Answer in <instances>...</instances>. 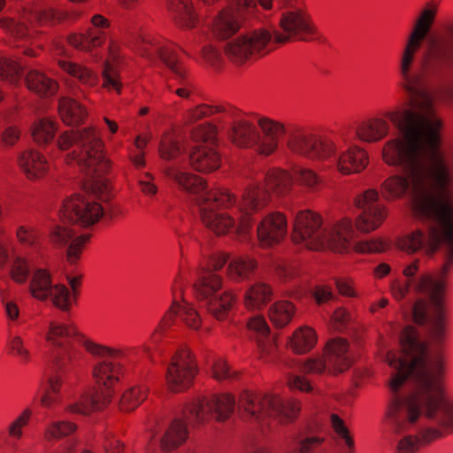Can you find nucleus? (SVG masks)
<instances>
[{"mask_svg": "<svg viewBox=\"0 0 453 453\" xmlns=\"http://www.w3.org/2000/svg\"><path fill=\"white\" fill-rule=\"evenodd\" d=\"M286 11L280 20L281 32L274 31V37L266 30H254L239 35L224 45L226 55L236 64L250 57L263 55L271 50L273 42H286L292 38L301 41L319 40L316 27L301 0H284Z\"/></svg>", "mask_w": 453, "mask_h": 453, "instance_id": "423d86ee", "label": "nucleus"}, {"mask_svg": "<svg viewBox=\"0 0 453 453\" xmlns=\"http://www.w3.org/2000/svg\"><path fill=\"white\" fill-rule=\"evenodd\" d=\"M257 268V262L250 257H236L233 259L227 267V275L233 281L249 280Z\"/></svg>", "mask_w": 453, "mask_h": 453, "instance_id": "72a5a7b5", "label": "nucleus"}, {"mask_svg": "<svg viewBox=\"0 0 453 453\" xmlns=\"http://www.w3.org/2000/svg\"><path fill=\"white\" fill-rule=\"evenodd\" d=\"M81 276H67V281L72 292L63 284H53L50 273L42 268L33 272L29 284L30 294L35 299L46 301L50 299L60 311H70L73 303L76 301L77 290L81 284Z\"/></svg>", "mask_w": 453, "mask_h": 453, "instance_id": "dca6fc26", "label": "nucleus"}, {"mask_svg": "<svg viewBox=\"0 0 453 453\" xmlns=\"http://www.w3.org/2000/svg\"><path fill=\"white\" fill-rule=\"evenodd\" d=\"M224 112L226 117L228 119H233L234 121V119L238 115V111L229 108L226 109L224 107H211L206 104H201L197 106L196 108L193 109L188 113V120L189 121H196L203 117H207L209 115L213 114L214 112Z\"/></svg>", "mask_w": 453, "mask_h": 453, "instance_id": "a19ab883", "label": "nucleus"}, {"mask_svg": "<svg viewBox=\"0 0 453 453\" xmlns=\"http://www.w3.org/2000/svg\"><path fill=\"white\" fill-rule=\"evenodd\" d=\"M6 0H0V12L5 6ZM56 17L53 10H42L24 14L19 20L12 18H0V27L12 35L11 44L19 53L35 58L41 48V32L37 24L52 21Z\"/></svg>", "mask_w": 453, "mask_h": 453, "instance_id": "2eb2a0df", "label": "nucleus"}, {"mask_svg": "<svg viewBox=\"0 0 453 453\" xmlns=\"http://www.w3.org/2000/svg\"><path fill=\"white\" fill-rule=\"evenodd\" d=\"M31 271L30 263L26 258L17 257L12 264L10 273L13 280L23 283L27 280Z\"/></svg>", "mask_w": 453, "mask_h": 453, "instance_id": "c03bdc74", "label": "nucleus"}, {"mask_svg": "<svg viewBox=\"0 0 453 453\" xmlns=\"http://www.w3.org/2000/svg\"><path fill=\"white\" fill-rule=\"evenodd\" d=\"M76 429V426L66 421L51 422L45 429L44 437L47 441L58 440L67 436Z\"/></svg>", "mask_w": 453, "mask_h": 453, "instance_id": "37998d69", "label": "nucleus"}, {"mask_svg": "<svg viewBox=\"0 0 453 453\" xmlns=\"http://www.w3.org/2000/svg\"><path fill=\"white\" fill-rule=\"evenodd\" d=\"M399 342L400 351L386 356L392 373L385 422L393 434H406L396 453H414L440 437L441 428L453 431V401L443 388L441 353L428 355L427 343L412 326L402 330Z\"/></svg>", "mask_w": 453, "mask_h": 453, "instance_id": "f03ea898", "label": "nucleus"}, {"mask_svg": "<svg viewBox=\"0 0 453 453\" xmlns=\"http://www.w3.org/2000/svg\"><path fill=\"white\" fill-rule=\"evenodd\" d=\"M437 7L420 13L398 58L400 85L409 96L410 109L389 111L387 118L400 135L383 148V159L399 169L380 185L382 196H452L450 164L441 150L438 118L427 84L441 78L453 61V42L435 43L414 68L416 54L430 31Z\"/></svg>", "mask_w": 453, "mask_h": 453, "instance_id": "f257e3e1", "label": "nucleus"}, {"mask_svg": "<svg viewBox=\"0 0 453 453\" xmlns=\"http://www.w3.org/2000/svg\"><path fill=\"white\" fill-rule=\"evenodd\" d=\"M235 399L229 394L213 395L210 399H196L189 403L184 411L185 420L175 418L167 426L159 440L164 450H172L182 444L188 438L187 423L200 425L210 416H214L218 421H225L234 411Z\"/></svg>", "mask_w": 453, "mask_h": 453, "instance_id": "9b49d317", "label": "nucleus"}, {"mask_svg": "<svg viewBox=\"0 0 453 453\" xmlns=\"http://www.w3.org/2000/svg\"><path fill=\"white\" fill-rule=\"evenodd\" d=\"M94 27L85 34H71L67 37L68 43L80 50L89 51L99 47L105 40L104 32L102 30L108 27V20L101 16L95 15L92 18Z\"/></svg>", "mask_w": 453, "mask_h": 453, "instance_id": "b1692460", "label": "nucleus"}, {"mask_svg": "<svg viewBox=\"0 0 453 453\" xmlns=\"http://www.w3.org/2000/svg\"><path fill=\"white\" fill-rule=\"evenodd\" d=\"M141 189L143 193L147 195H154L157 192V188L150 181L141 180L140 181Z\"/></svg>", "mask_w": 453, "mask_h": 453, "instance_id": "338daca9", "label": "nucleus"}, {"mask_svg": "<svg viewBox=\"0 0 453 453\" xmlns=\"http://www.w3.org/2000/svg\"><path fill=\"white\" fill-rule=\"evenodd\" d=\"M104 86L108 89H115L119 93L121 83L119 80V73L113 64L106 62L103 71Z\"/></svg>", "mask_w": 453, "mask_h": 453, "instance_id": "49530a36", "label": "nucleus"}, {"mask_svg": "<svg viewBox=\"0 0 453 453\" xmlns=\"http://www.w3.org/2000/svg\"><path fill=\"white\" fill-rule=\"evenodd\" d=\"M11 353L18 356L21 362L27 363L30 360V352L24 347L21 337L13 336L8 342Z\"/></svg>", "mask_w": 453, "mask_h": 453, "instance_id": "8fccbe9b", "label": "nucleus"}, {"mask_svg": "<svg viewBox=\"0 0 453 453\" xmlns=\"http://www.w3.org/2000/svg\"><path fill=\"white\" fill-rule=\"evenodd\" d=\"M276 270L279 275L284 279L290 277L293 273L292 268L285 264H278Z\"/></svg>", "mask_w": 453, "mask_h": 453, "instance_id": "69168bd1", "label": "nucleus"}, {"mask_svg": "<svg viewBox=\"0 0 453 453\" xmlns=\"http://www.w3.org/2000/svg\"><path fill=\"white\" fill-rule=\"evenodd\" d=\"M257 124L262 134L248 120L233 121L227 131L232 142L240 148H250L260 154L270 155L278 148L280 138L287 134L288 148L294 153L320 160L335 154L336 145L333 141L318 139L297 126L285 127L267 118H260Z\"/></svg>", "mask_w": 453, "mask_h": 453, "instance_id": "39448f33", "label": "nucleus"}, {"mask_svg": "<svg viewBox=\"0 0 453 453\" xmlns=\"http://www.w3.org/2000/svg\"><path fill=\"white\" fill-rule=\"evenodd\" d=\"M56 129L52 120L42 119L35 125L32 135L37 143H48L53 139Z\"/></svg>", "mask_w": 453, "mask_h": 453, "instance_id": "58836bf2", "label": "nucleus"}, {"mask_svg": "<svg viewBox=\"0 0 453 453\" xmlns=\"http://www.w3.org/2000/svg\"><path fill=\"white\" fill-rule=\"evenodd\" d=\"M19 137V133L13 127L6 128L3 134V142L8 145H12Z\"/></svg>", "mask_w": 453, "mask_h": 453, "instance_id": "680f3d73", "label": "nucleus"}, {"mask_svg": "<svg viewBox=\"0 0 453 453\" xmlns=\"http://www.w3.org/2000/svg\"><path fill=\"white\" fill-rule=\"evenodd\" d=\"M0 295L4 304V310L7 317L12 320L17 319L19 313L17 304L13 302L5 300L6 291L2 288H0Z\"/></svg>", "mask_w": 453, "mask_h": 453, "instance_id": "6e6d98bb", "label": "nucleus"}, {"mask_svg": "<svg viewBox=\"0 0 453 453\" xmlns=\"http://www.w3.org/2000/svg\"><path fill=\"white\" fill-rule=\"evenodd\" d=\"M229 6L218 12L211 22V33L219 40H227L241 27L240 18L243 11L252 12L257 0H227ZM265 10L272 8V0H257Z\"/></svg>", "mask_w": 453, "mask_h": 453, "instance_id": "a211bd4d", "label": "nucleus"}, {"mask_svg": "<svg viewBox=\"0 0 453 453\" xmlns=\"http://www.w3.org/2000/svg\"><path fill=\"white\" fill-rule=\"evenodd\" d=\"M229 255L218 253L210 258L209 264L201 266L197 273V280L194 283L196 296L204 302L209 313L218 320L227 319L235 301L230 292L219 293L222 280L215 272L221 269L228 261Z\"/></svg>", "mask_w": 453, "mask_h": 453, "instance_id": "ddd939ff", "label": "nucleus"}, {"mask_svg": "<svg viewBox=\"0 0 453 453\" xmlns=\"http://www.w3.org/2000/svg\"><path fill=\"white\" fill-rule=\"evenodd\" d=\"M335 285L338 288L340 294L346 296H354L355 292L352 288V286L348 280L340 279L335 280Z\"/></svg>", "mask_w": 453, "mask_h": 453, "instance_id": "bf43d9fd", "label": "nucleus"}, {"mask_svg": "<svg viewBox=\"0 0 453 453\" xmlns=\"http://www.w3.org/2000/svg\"><path fill=\"white\" fill-rule=\"evenodd\" d=\"M334 163L343 174L357 173L366 167L368 157L364 150L350 146L335 157Z\"/></svg>", "mask_w": 453, "mask_h": 453, "instance_id": "393cba45", "label": "nucleus"}, {"mask_svg": "<svg viewBox=\"0 0 453 453\" xmlns=\"http://www.w3.org/2000/svg\"><path fill=\"white\" fill-rule=\"evenodd\" d=\"M389 131L388 121L381 118H372L360 122L356 127H349L340 133V138L348 143L355 138L367 142H374L384 138Z\"/></svg>", "mask_w": 453, "mask_h": 453, "instance_id": "5701e85b", "label": "nucleus"}, {"mask_svg": "<svg viewBox=\"0 0 453 453\" xmlns=\"http://www.w3.org/2000/svg\"><path fill=\"white\" fill-rule=\"evenodd\" d=\"M331 423L334 432L338 437L342 440L343 443L347 447L345 453H354V441L349 435V429L345 426L343 420L340 418L336 414L331 415Z\"/></svg>", "mask_w": 453, "mask_h": 453, "instance_id": "a18cd8bd", "label": "nucleus"}, {"mask_svg": "<svg viewBox=\"0 0 453 453\" xmlns=\"http://www.w3.org/2000/svg\"><path fill=\"white\" fill-rule=\"evenodd\" d=\"M58 146L62 151L69 150L65 155L68 164L73 162L84 167L88 174L98 175L105 173L111 167L110 161L103 150V142L99 134L92 127L65 132L58 141Z\"/></svg>", "mask_w": 453, "mask_h": 453, "instance_id": "f8f14e48", "label": "nucleus"}, {"mask_svg": "<svg viewBox=\"0 0 453 453\" xmlns=\"http://www.w3.org/2000/svg\"><path fill=\"white\" fill-rule=\"evenodd\" d=\"M418 267L419 259H415L407 265L403 270L405 280H394L391 286L392 294L395 299L402 300L408 294L411 287H413L417 292L429 297L431 310H428V304L425 299H418L411 306V317L416 324L426 326L432 341L436 345H440L446 334L442 293L445 288L444 277L448 273L449 266L443 265L435 275L424 273L417 277Z\"/></svg>", "mask_w": 453, "mask_h": 453, "instance_id": "0eeeda50", "label": "nucleus"}, {"mask_svg": "<svg viewBox=\"0 0 453 453\" xmlns=\"http://www.w3.org/2000/svg\"><path fill=\"white\" fill-rule=\"evenodd\" d=\"M201 50L204 59L212 65L216 64L220 58V52L212 45H204Z\"/></svg>", "mask_w": 453, "mask_h": 453, "instance_id": "13d9d810", "label": "nucleus"}, {"mask_svg": "<svg viewBox=\"0 0 453 453\" xmlns=\"http://www.w3.org/2000/svg\"><path fill=\"white\" fill-rule=\"evenodd\" d=\"M356 230L349 219H342L330 227L324 226L321 217L311 211H299L295 219L293 241L310 250L328 248L344 252L351 248L359 252H381L386 244L380 240L357 242Z\"/></svg>", "mask_w": 453, "mask_h": 453, "instance_id": "6e6552de", "label": "nucleus"}, {"mask_svg": "<svg viewBox=\"0 0 453 453\" xmlns=\"http://www.w3.org/2000/svg\"><path fill=\"white\" fill-rule=\"evenodd\" d=\"M92 188L96 196H104L108 190V185L104 180H96L92 184Z\"/></svg>", "mask_w": 453, "mask_h": 453, "instance_id": "e2e57ef3", "label": "nucleus"}, {"mask_svg": "<svg viewBox=\"0 0 453 453\" xmlns=\"http://www.w3.org/2000/svg\"><path fill=\"white\" fill-rule=\"evenodd\" d=\"M212 372L214 378L218 380L232 379L235 376V372H231L227 364L220 358L214 361L212 365Z\"/></svg>", "mask_w": 453, "mask_h": 453, "instance_id": "603ef678", "label": "nucleus"}, {"mask_svg": "<svg viewBox=\"0 0 453 453\" xmlns=\"http://www.w3.org/2000/svg\"><path fill=\"white\" fill-rule=\"evenodd\" d=\"M136 47L141 55L150 61L161 60L180 82L185 79V71L179 65V59L172 44L162 45L151 35H141L137 38Z\"/></svg>", "mask_w": 453, "mask_h": 453, "instance_id": "aec40b11", "label": "nucleus"}, {"mask_svg": "<svg viewBox=\"0 0 453 453\" xmlns=\"http://www.w3.org/2000/svg\"><path fill=\"white\" fill-rule=\"evenodd\" d=\"M313 296L319 304L334 300L335 297L332 288L326 285L318 286L313 292Z\"/></svg>", "mask_w": 453, "mask_h": 453, "instance_id": "864d4df0", "label": "nucleus"}, {"mask_svg": "<svg viewBox=\"0 0 453 453\" xmlns=\"http://www.w3.org/2000/svg\"><path fill=\"white\" fill-rule=\"evenodd\" d=\"M355 204L360 214L357 218V230L368 233L376 229L385 219L387 212L385 207L379 203V193L376 189H368L357 196Z\"/></svg>", "mask_w": 453, "mask_h": 453, "instance_id": "412c9836", "label": "nucleus"}, {"mask_svg": "<svg viewBox=\"0 0 453 453\" xmlns=\"http://www.w3.org/2000/svg\"><path fill=\"white\" fill-rule=\"evenodd\" d=\"M62 225L57 226L51 233L52 242L66 249L69 264L74 265L89 234H79L78 227H87L97 222L104 215L102 205L80 195L69 197L63 202L60 211Z\"/></svg>", "mask_w": 453, "mask_h": 453, "instance_id": "1a4fd4ad", "label": "nucleus"}, {"mask_svg": "<svg viewBox=\"0 0 453 453\" xmlns=\"http://www.w3.org/2000/svg\"><path fill=\"white\" fill-rule=\"evenodd\" d=\"M322 442L318 436L297 435L293 439V448L298 453H326Z\"/></svg>", "mask_w": 453, "mask_h": 453, "instance_id": "4c0bfd02", "label": "nucleus"}, {"mask_svg": "<svg viewBox=\"0 0 453 453\" xmlns=\"http://www.w3.org/2000/svg\"><path fill=\"white\" fill-rule=\"evenodd\" d=\"M296 181L310 192H316L322 183L320 177L312 170L298 168L295 171Z\"/></svg>", "mask_w": 453, "mask_h": 453, "instance_id": "ea45409f", "label": "nucleus"}, {"mask_svg": "<svg viewBox=\"0 0 453 453\" xmlns=\"http://www.w3.org/2000/svg\"><path fill=\"white\" fill-rule=\"evenodd\" d=\"M273 296L270 286L263 282L251 285L244 294V304L250 310H260L265 306Z\"/></svg>", "mask_w": 453, "mask_h": 453, "instance_id": "c85d7f7f", "label": "nucleus"}, {"mask_svg": "<svg viewBox=\"0 0 453 453\" xmlns=\"http://www.w3.org/2000/svg\"><path fill=\"white\" fill-rule=\"evenodd\" d=\"M16 235L22 244L27 246H34L38 238L36 230L33 226H19L17 228Z\"/></svg>", "mask_w": 453, "mask_h": 453, "instance_id": "3c124183", "label": "nucleus"}, {"mask_svg": "<svg viewBox=\"0 0 453 453\" xmlns=\"http://www.w3.org/2000/svg\"><path fill=\"white\" fill-rule=\"evenodd\" d=\"M165 175L173 180L181 189L197 195V203L203 224L218 235L246 234L250 230L249 212L250 209L258 210L263 202L256 203L257 193L248 191L242 194V199H236L227 191L208 190L201 178L185 172L177 164L165 167Z\"/></svg>", "mask_w": 453, "mask_h": 453, "instance_id": "20e7f679", "label": "nucleus"}, {"mask_svg": "<svg viewBox=\"0 0 453 453\" xmlns=\"http://www.w3.org/2000/svg\"><path fill=\"white\" fill-rule=\"evenodd\" d=\"M295 312L294 305L286 301L277 302L269 310V317L277 327L285 326L292 319Z\"/></svg>", "mask_w": 453, "mask_h": 453, "instance_id": "e433bc0d", "label": "nucleus"}, {"mask_svg": "<svg viewBox=\"0 0 453 453\" xmlns=\"http://www.w3.org/2000/svg\"><path fill=\"white\" fill-rule=\"evenodd\" d=\"M46 340L54 348L51 355L52 374L49 378L50 392L42 398V404L50 406L54 401L52 394L58 393L63 377L74 371L83 357L80 347L98 359L93 369L94 378L98 385L105 388L101 393L89 392L69 409L72 412L87 414L102 409L111 397V388L119 380L122 368L131 361L134 349H113L96 343L80 334L72 324L51 321L46 334Z\"/></svg>", "mask_w": 453, "mask_h": 453, "instance_id": "7ed1b4c3", "label": "nucleus"}, {"mask_svg": "<svg viewBox=\"0 0 453 453\" xmlns=\"http://www.w3.org/2000/svg\"><path fill=\"white\" fill-rule=\"evenodd\" d=\"M168 8L174 20L181 27H192L196 22V15L188 0H167Z\"/></svg>", "mask_w": 453, "mask_h": 453, "instance_id": "2f4dec72", "label": "nucleus"}, {"mask_svg": "<svg viewBox=\"0 0 453 453\" xmlns=\"http://www.w3.org/2000/svg\"><path fill=\"white\" fill-rule=\"evenodd\" d=\"M333 319L337 328L341 330L348 323L349 316L345 310L339 308L334 311Z\"/></svg>", "mask_w": 453, "mask_h": 453, "instance_id": "052dcab7", "label": "nucleus"}, {"mask_svg": "<svg viewBox=\"0 0 453 453\" xmlns=\"http://www.w3.org/2000/svg\"><path fill=\"white\" fill-rule=\"evenodd\" d=\"M32 411L29 409L24 410L8 426V434L11 437L20 439L23 432L22 427L28 424Z\"/></svg>", "mask_w": 453, "mask_h": 453, "instance_id": "de8ad7c7", "label": "nucleus"}, {"mask_svg": "<svg viewBox=\"0 0 453 453\" xmlns=\"http://www.w3.org/2000/svg\"><path fill=\"white\" fill-rule=\"evenodd\" d=\"M159 153L165 160L173 159L180 153V147L173 139L166 138L160 142Z\"/></svg>", "mask_w": 453, "mask_h": 453, "instance_id": "09e8293b", "label": "nucleus"}, {"mask_svg": "<svg viewBox=\"0 0 453 453\" xmlns=\"http://www.w3.org/2000/svg\"><path fill=\"white\" fill-rule=\"evenodd\" d=\"M105 453H121L123 446L111 433L105 435L104 441Z\"/></svg>", "mask_w": 453, "mask_h": 453, "instance_id": "4d7b16f0", "label": "nucleus"}, {"mask_svg": "<svg viewBox=\"0 0 453 453\" xmlns=\"http://www.w3.org/2000/svg\"><path fill=\"white\" fill-rule=\"evenodd\" d=\"M28 65L21 58L16 60L0 56V78L12 83H17Z\"/></svg>", "mask_w": 453, "mask_h": 453, "instance_id": "f704fd0d", "label": "nucleus"}, {"mask_svg": "<svg viewBox=\"0 0 453 453\" xmlns=\"http://www.w3.org/2000/svg\"><path fill=\"white\" fill-rule=\"evenodd\" d=\"M25 81L28 89L41 96L53 95L58 88L53 80L34 69L27 71Z\"/></svg>", "mask_w": 453, "mask_h": 453, "instance_id": "7c9ffc66", "label": "nucleus"}, {"mask_svg": "<svg viewBox=\"0 0 453 453\" xmlns=\"http://www.w3.org/2000/svg\"><path fill=\"white\" fill-rule=\"evenodd\" d=\"M8 260V253L4 238L0 235V268H2Z\"/></svg>", "mask_w": 453, "mask_h": 453, "instance_id": "0e129e2a", "label": "nucleus"}, {"mask_svg": "<svg viewBox=\"0 0 453 453\" xmlns=\"http://www.w3.org/2000/svg\"><path fill=\"white\" fill-rule=\"evenodd\" d=\"M133 164L137 168L143 167L145 165V160L143 158V153H139L131 157Z\"/></svg>", "mask_w": 453, "mask_h": 453, "instance_id": "774afa93", "label": "nucleus"}, {"mask_svg": "<svg viewBox=\"0 0 453 453\" xmlns=\"http://www.w3.org/2000/svg\"><path fill=\"white\" fill-rule=\"evenodd\" d=\"M250 337L257 342V348L263 356L271 355L275 349L274 336L263 317L255 316L247 324Z\"/></svg>", "mask_w": 453, "mask_h": 453, "instance_id": "a878e982", "label": "nucleus"}, {"mask_svg": "<svg viewBox=\"0 0 453 453\" xmlns=\"http://www.w3.org/2000/svg\"><path fill=\"white\" fill-rule=\"evenodd\" d=\"M176 285L177 282L175 281L174 286L172 288L173 301L168 312L170 315H178L188 327L196 330L201 325L200 316L193 306L186 301L183 300L181 303L178 302L175 289Z\"/></svg>", "mask_w": 453, "mask_h": 453, "instance_id": "cd10ccee", "label": "nucleus"}, {"mask_svg": "<svg viewBox=\"0 0 453 453\" xmlns=\"http://www.w3.org/2000/svg\"><path fill=\"white\" fill-rule=\"evenodd\" d=\"M239 407L243 418L257 423L262 429L274 422L291 421L300 411L299 404L295 401L250 392L241 395Z\"/></svg>", "mask_w": 453, "mask_h": 453, "instance_id": "4468645a", "label": "nucleus"}, {"mask_svg": "<svg viewBox=\"0 0 453 453\" xmlns=\"http://www.w3.org/2000/svg\"><path fill=\"white\" fill-rule=\"evenodd\" d=\"M317 342L315 331L308 326H302L296 329L291 338L289 346L296 354H303L310 351Z\"/></svg>", "mask_w": 453, "mask_h": 453, "instance_id": "473e14b6", "label": "nucleus"}, {"mask_svg": "<svg viewBox=\"0 0 453 453\" xmlns=\"http://www.w3.org/2000/svg\"><path fill=\"white\" fill-rule=\"evenodd\" d=\"M193 136L203 141L189 155L190 164L196 171L209 173L220 165V157L212 145L216 140V128L211 125L199 127L193 130Z\"/></svg>", "mask_w": 453, "mask_h": 453, "instance_id": "6ab92c4d", "label": "nucleus"}, {"mask_svg": "<svg viewBox=\"0 0 453 453\" xmlns=\"http://www.w3.org/2000/svg\"><path fill=\"white\" fill-rule=\"evenodd\" d=\"M265 184L253 183L248 188V191L257 193L256 203L263 202L258 210L250 209L249 219L250 228L255 221H258L257 226V238L265 247H270L279 243L287 234V219L280 212L266 213L264 211L268 203L269 194L284 196L288 194L292 186V177L288 173L281 170L272 169L264 175Z\"/></svg>", "mask_w": 453, "mask_h": 453, "instance_id": "9d476101", "label": "nucleus"}, {"mask_svg": "<svg viewBox=\"0 0 453 453\" xmlns=\"http://www.w3.org/2000/svg\"><path fill=\"white\" fill-rule=\"evenodd\" d=\"M60 67L82 85L94 87L98 82L97 75L91 70L68 60H59Z\"/></svg>", "mask_w": 453, "mask_h": 453, "instance_id": "c9c22d12", "label": "nucleus"}, {"mask_svg": "<svg viewBox=\"0 0 453 453\" xmlns=\"http://www.w3.org/2000/svg\"><path fill=\"white\" fill-rule=\"evenodd\" d=\"M196 374V366L188 349L179 350L168 365L165 379L169 389L180 392L190 387Z\"/></svg>", "mask_w": 453, "mask_h": 453, "instance_id": "4be33fe9", "label": "nucleus"}, {"mask_svg": "<svg viewBox=\"0 0 453 453\" xmlns=\"http://www.w3.org/2000/svg\"><path fill=\"white\" fill-rule=\"evenodd\" d=\"M18 163L20 169L30 180L42 177L48 168V163L45 158L33 150H27L20 153L18 157Z\"/></svg>", "mask_w": 453, "mask_h": 453, "instance_id": "bb28decb", "label": "nucleus"}, {"mask_svg": "<svg viewBox=\"0 0 453 453\" xmlns=\"http://www.w3.org/2000/svg\"><path fill=\"white\" fill-rule=\"evenodd\" d=\"M58 112L67 125H79L86 117V110L76 100L62 97L58 102Z\"/></svg>", "mask_w": 453, "mask_h": 453, "instance_id": "c756f323", "label": "nucleus"}, {"mask_svg": "<svg viewBox=\"0 0 453 453\" xmlns=\"http://www.w3.org/2000/svg\"><path fill=\"white\" fill-rule=\"evenodd\" d=\"M352 363V357L348 342L341 338L331 340L322 357L307 359L303 363H296V369L303 373L320 374L326 370L329 372H342L347 370Z\"/></svg>", "mask_w": 453, "mask_h": 453, "instance_id": "f3484780", "label": "nucleus"}, {"mask_svg": "<svg viewBox=\"0 0 453 453\" xmlns=\"http://www.w3.org/2000/svg\"><path fill=\"white\" fill-rule=\"evenodd\" d=\"M289 388L292 389H298L300 391H311L312 387L311 383L304 378L299 375H293L288 379Z\"/></svg>", "mask_w": 453, "mask_h": 453, "instance_id": "5fc2aeb1", "label": "nucleus"}, {"mask_svg": "<svg viewBox=\"0 0 453 453\" xmlns=\"http://www.w3.org/2000/svg\"><path fill=\"white\" fill-rule=\"evenodd\" d=\"M146 398V389L143 388H131L127 390L120 399L122 410L129 411L134 410Z\"/></svg>", "mask_w": 453, "mask_h": 453, "instance_id": "79ce46f5", "label": "nucleus"}]
</instances>
